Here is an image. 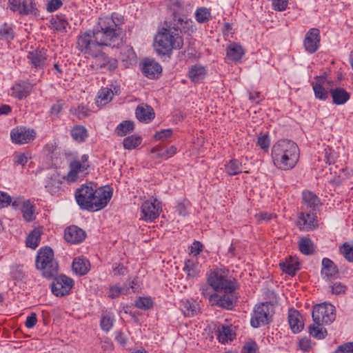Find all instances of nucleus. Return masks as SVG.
I'll list each match as a JSON object with an SVG mask.
<instances>
[{
    "instance_id": "obj_18",
    "label": "nucleus",
    "mask_w": 353,
    "mask_h": 353,
    "mask_svg": "<svg viewBox=\"0 0 353 353\" xmlns=\"http://www.w3.org/2000/svg\"><path fill=\"white\" fill-rule=\"evenodd\" d=\"M33 85L28 81L15 83L10 88V94L18 99L26 98L32 92Z\"/></svg>"
},
{
    "instance_id": "obj_40",
    "label": "nucleus",
    "mask_w": 353,
    "mask_h": 353,
    "mask_svg": "<svg viewBox=\"0 0 353 353\" xmlns=\"http://www.w3.org/2000/svg\"><path fill=\"white\" fill-rule=\"evenodd\" d=\"M22 8V15H37L38 13L34 0H23Z\"/></svg>"
},
{
    "instance_id": "obj_44",
    "label": "nucleus",
    "mask_w": 353,
    "mask_h": 353,
    "mask_svg": "<svg viewBox=\"0 0 353 353\" xmlns=\"http://www.w3.org/2000/svg\"><path fill=\"white\" fill-rule=\"evenodd\" d=\"M309 332L311 336L317 339H323L327 335V330L323 327L321 325L318 324L310 325L309 327Z\"/></svg>"
},
{
    "instance_id": "obj_33",
    "label": "nucleus",
    "mask_w": 353,
    "mask_h": 353,
    "mask_svg": "<svg viewBox=\"0 0 353 353\" xmlns=\"http://www.w3.org/2000/svg\"><path fill=\"white\" fill-rule=\"evenodd\" d=\"M70 134L72 139L78 143L84 142L88 137L87 129L81 125H74L70 130Z\"/></svg>"
},
{
    "instance_id": "obj_8",
    "label": "nucleus",
    "mask_w": 353,
    "mask_h": 353,
    "mask_svg": "<svg viewBox=\"0 0 353 353\" xmlns=\"http://www.w3.org/2000/svg\"><path fill=\"white\" fill-rule=\"evenodd\" d=\"M312 316L315 324H330L336 318L335 307L330 303L316 305L313 307Z\"/></svg>"
},
{
    "instance_id": "obj_52",
    "label": "nucleus",
    "mask_w": 353,
    "mask_h": 353,
    "mask_svg": "<svg viewBox=\"0 0 353 353\" xmlns=\"http://www.w3.org/2000/svg\"><path fill=\"white\" fill-rule=\"evenodd\" d=\"M8 8L13 12H17L22 15V1L21 0H8Z\"/></svg>"
},
{
    "instance_id": "obj_57",
    "label": "nucleus",
    "mask_w": 353,
    "mask_h": 353,
    "mask_svg": "<svg viewBox=\"0 0 353 353\" xmlns=\"http://www.w3.org/2000/svg\"><path fill=\"white\" fill-rule=\"evenodd\" d=\"M63 6L62 0H50L46 5V10L48 12H53Z\"/></svg>"
},
{
    "instance_id": "obj_16",
    "label": "nucleus",
    "mask_w": 353,
    "mask_h": 353,
    "mask_svg": "<svg viewBox=\"0 0 353 353\" xmlns=\"http://www.w3.org/2000/svg\"><path fill=\"white\" fill-rule=\"evenodd\" d=\"M320 31L317 28H310L306 33L303 46L306 52L310 54L316 52L320 46Z\"/></svg>"
},
{
    "instance_id": "obj_37",
    "label": "nucleus",
    "mask_w": 353,
    "mask_h": 353,
    "mask_svg": "<svg viewBox=\"0 0 353 353\" xmlns=\"http://www.w3.org/2000/svg\"><path fill=\"white\" fill-rule=\"evenodd\" d=\"M41 231L39 229H34L26 238V246L32 249L38 247L40 241Z\"/></svg>"
},
{
    "instance_id": "obj_59",
    "label": "nucleus",
    "mask_w": 353,
    "mask_h": 353,
    "mask_svg": "<svg viewBox=\"0 0 353 353\" xmlns=\"http://www.w3.org/2000/svg\"><path fill=\"white\" fill-rule=\"evenodd\" d=\"M112 271L114 276H124L128 273V268L121 263H114Z\"/></svg>"
},
{
    "instance_id": "obj_30",
    "label": "nucleus",
    "mask_w": 353,
    "mask_h": 353,
    "mask_svg": "<svg viewBox=\"0 0 353 353\" xmlns=\"http://www.w3.org/2000/svg\"><path fill=\"white\" fill-rule=\"evenodd\" d=\"M280 267L285 273L294 276L299 270V263L296 259L290 256L285 262L281 263Z\"/></svg>"
},
{
    "instance_id": "obj_17",
    "label": "nucleus",
    "mask_w": 353,
    "mask_h": 353,
    "mask_svg": "<svg viewBox=\"0 0 353 353\" xmlns=\"http://www.w3.org/2000/svg\"><path fill=\"white\" fill-rule=\"evenodd\" d=\"M86 237V232L76 225H70L64 231L65 240L72 244H79Z\"/></svg>"
},
{
    "instance_id": "obj_43",
    "label": "nucleus",
    "mask_w": 353,
    "mask_h": 353,
    "mask_svg": "<svg viewBox=\"0 0 353 353\" xmlns=\"http://www.w3.org/2000/svg\"><path fill=\"white\" fill-rule=\"evenodd\" d=\"M52 28L58 31H63L66 29L68 22L63 16H56L52 17L50 21Z\"/></svg>"
},
{
    "instance_id": "obj_21",
    "label": "nucleus",
    "mask_w": 353,
    "mask_h": 353,
    "mask_svg": "<svg viewBox=\"0 0 353 353\" xmlns=\"http://www.w3.org/2000/svg\"><path fill=\"white\" fill-rule=\"evenodd\" d=\"M288 322L290 327L294 333H299L303 329L304 323L303 317L296 310H289Z\"/></svg>"
},
{
    "instance_id": "obj_11",
    "label": "nucleus",
    "mask_w": 353,
    "mask_h": 353,
    "mask_svg": "<svg viewBox=\"0 0 353 353\" xmlns=\"http://www.w3.org/2000/svg\"><path fill=\"white\" fill-rule=\"evenodd\" d=\"M162 210L161 203L157 199L143 202L141 207V219L150 222L159 217Z\"/></svg>"
},
{
    "instance_id": "obj_29",
    "label": "nucleus",
    "mask_w": 353,
    "mask_h": 353,
    "mask_svg": "<svg viewBox=\"0 0 353 353\" xmlns=\"http://www.w3.org/2000/svg\"><path fill=\"white\" fill-rule=\"evenodd\" d=\"M181 310L186 317H191L196 315L199 310V305L194 301H190L188 299L181 300Z\"/></svg>"
},
{
    "instance_id": "obj_20",
    "label": "nucleus",
    "mask_w": 353,
    "mask_h": 353,
    "mask_svg": "<svg viewBox=\"0 0 353 353\" xmlns=\"http://www.w3.org/2000/svg\"><path fill=\"white\" fill-rule=\"evenodd\" d=\"M326 81V77L323 75L316 76L315 77V81L312 83L314 96L316 99L321 101H325L328 98V94L330 92L327 91L323 87V85Z\"/></svg>"
},
{
    "instance_id": "obj_1",
    "label": "nucleus",
    "mask_w": 353,
    "mask_h": 353,
    "mask_svg": "<svg viewBox=\"0 0 353 353\" xmlns=\"http://www.w3.org/2000/svg\"><path fill=\"white\" fill-rule=\"evenodd\" d=\"M179 30L187 34L195 32L194 21L179 16L175 12L172 17L164 21L162 28L155 36L154 42L157 53L170 57L173 50H179L183 46V39Z\"/></svg>"
},
{
    "instance_id": "obj_22",
    "label": "nucleus",
    "mask_w": 353,
    "mask_h": 353,
    "mask_svg": "<svg viewBox=\"0 0 353 353\" xmlns=\"http://www.w3.org/2000/svg\"><path fill=\"white\" fill-rule=\"evenodd\" d=\"M135 114L139 121L145 123H149L154 118L153 108L146 104L138 105L135 110Z\"/></svg>"
},
{
    "instance_id": "obj_36",
    "label": "nucleus",
    "mask_w": 353,
    "mask_h": 353,
    "mask_svg": "<svg viewBox=\"0 0 353 353\" xmlns=\"http://www.w3.org/2000/svg\"><path fill=\"white\" fill-rule=\"evenodd\" d=\"M225 170L229 175H236L241 172L242 163L238 159H231L225 165Z\"/></svg>"
},
{
    "instance_id": "obj_26",
    "label": "nucleus",
    "mask_w": 353,
    "mask_h": 353,
    "mask_svg": "<svg viewBox=\"0 0 353 353\" xmlns=\"http://www.w3.org/2000/svg\"><path fill=\"white\" fill-rule=\"evenodd\" d=\"M245 52L243 47L236 43H232L226 48V55L228 59L232 61H239L244 55Z\"/></svg>"
},
{
    "instance_id": "obj_9",
    "label": "nucleus",
    "mask_w": 353,
    "mask_h": 353,
    "mask_svg": "<svg viewBox=\"0 0 353 353\" xmlns=\"http://www.w3.org/2000/svg\"><path fill=\"white\" fill-rule=\"evenodd\" d=\"M96 187L92 183L83 184L75 191V199L80 208L85 210H92L91 201L94 195Z\"/></svg>"
},
{
    "instance_id": "obj_25",
    "label": "nucleus",
    "mask_w": 353,
    "mask_h": 353,
    "mask_svg": "<svg viewBox=\"0 0 353 353\" xmlns=\"http://www.w3.org/2000/svg\"><path fill=\"white\" fill-rule=\"evenodd\" d=\"M303 204L301 208L303 210H316V208L320 203L318 196L310 191H305L302 194Z\"/></svg>"
},
{
    "instance_id": "obj_6",
    "label": "nucleus",
    "mask_w": 353,
    "mask_h": 353,
    "mask_svg": "<svg viewBox=\"0 0 353 353\" xmlns=\"http://www.w3.org/2000/svg\"><path fill=\"white\" fill-rule=\"evenodd\" d=\"M35 267L45 278L51 279L57 274L59 265L54 259V252L50 247L46 246L38 250Z\"/></svg>"
},
{
    "instance_id": "obj_35",
    "label": "nucleus",
    "mask_w": 353,
    "mask_h": 353,
    "mask_svg": "<svg viewBox=\"0 0 353 353\" xmlns=\"http://www.w3.org/2000/svg\"><path fill=\"white\" fill-rule=\"evenodd\" d=\"M196 21L199 23H208L212 18L210 9L205 7L198 8L194 12Z\"/></svg>"
},
{
    "instance_id": "obj_15",
    "label": "nucleus",
    "mask_w": 353,
    "mask_h": 353,
    "mask_svg": "<svg viewBox=\"0 0 353 353\" xmlns=\"http://www.w3.org/2000/svg\"><path fill=\"white\" fill-rule=\"evenodd\" d=\"M141 65L142 73L150 79H157L162 72L161 65L153 59H143Z\"/></svg>"
},
{
    "instance_id": "obj_51",
    "label": "nucleus",
    "mask_w": 353,
    "mask_h": 353,
    "mask_svg": "<svg viewBox=\"0 0 353 353\" xmlns=\"http://www.w3.org/2000/svg\"><path fill=\"white\" fill-rule=\"evenodd\" d=\"M341 254L349 261L353 262V246L345 243L340 248Z\"/></svg>"
},
{
    "instance_id": "obj_49",
    "label": "nucleus",
    "mask_w": 353,
    "mask_h": 353,
    "mask_svg": "<svg viewBox=\"0 0 353 353\" xmlns=\"http://www.w3.org/2000/svg\"><path fill=\"white\" fill-rule=\"evenodd\" d=\"M113 94L110 88H104L99 92L98 98L100 99V103L105 105L112 100Z\"/></svg>"
},
{
    "instance_id": "obj_53",
    "label": "nucleus",
    "mask_w": 353,
    "mask_h": 353,
    "mask_svg": "<svg viewBox=\"0 0 353 353\" xmlns=\"http://www.w3.org/2000/svg\"><path fill=\"white\" fill-rule=\"evenodd\" d=\"M113 319L109 316H103L100 322L101 329L108 332L113 326Z\"/></svg>"
},
{
    "instance_id": "obj_10",
    "label": "nucleus",
    "mask_w": 353,
    "mask_h": 353,
    "mask_svg": "<svg viewBox=\"0 0 353 353\" xmlns=\"http://www.w3.org/2000/svg\"><path fill=\"white\" fill-rule=\"evenodd\" d=\"M74 285V281L65 275L56 276L51 283V291L56 296L68 294Z\"/></svg>"
},
{
    "instance_id": "obj_13",
    "label": "nucleus",
    "mask_w": 353,
    "mask_h": 353,
    "mask_svg": "<svg viewBox=\"0 0 353 353\" xmlns=\"http://www.w3.org/2000/svg\"><path fill=\"white\" fill-rule=\"evenodd\" d=\"M316 210H303L299 214L297 225L303 230H312L318 226Z\"/></svg>"
},
{
    "instance_id": "obj_55",
    "label": "nucleus",
    "mask_w": 353,
    "mask_h": 353,
    "mask_svg": "<svg viewBox=\"0 0 353 353\" xmlns=\"http://www.w3.org/2000/svg\"><path fill=\"white\" fill-rule=\"evenodd\" d=\"M89 165L88 163H81L79 161H74L70 163V168L72 169L74 172H83L88 169Z\"/></svg>"
},
{
    "instance_id": "obj_45",
    "label": "nucleus",
    "mask_w": 353,
    "mask_h": 353,
    "mask_svg": "<svg viewBox=\"0 0 353 353\" xmlns=\"http://www.w3.org/2000/svg\"><path fill=\"white\" fill-rule=\"evenodd\" d=\"M129 294V288L124 284L123 287H120L117 285H112L110 287L108 291V296L110 299H116L121 294Z\"/></svg>"
},
{
    "instance_id": "obj_19",
    "label": "nucleus",
    "mask_w": 353,
    "mask_h": 353,
    "mask_svg": "<svg viewBox=\"0 0 353 353\" xmlns=\"http://www.w3.org/2000/svg\"><path fill=\"white\" fill-rule=\"evenodd\" d=\"M28 59L37 69H42L47 61L46 52L43 49H36L28 52Z\"/></svg>"
},
{
    "instance_id": "obj_60",
    "label": "nucleus",
    "mask_w": 353,
    "mask_h": 353,
    "mask_svg": "<svg viewBox=\"0 0 353 353\" xmlns=\"http://www.w3.org/2000/svg\"><path fill=\"white\" fill-rule=\"evenodd\" d=\"M335 353H353V342L339 345L335 350Z\"/></svg>"
},
{
    "instance_id": "obj_61",
    "label": "nucleus",
    "mask_w": 353,
    "mask_h": 353,
    "mask_svg": "<svg viewBox=\"0 0 353 353\" xmlns=\"http://www.w3.org/2000/svg\"><path fill=\"white\" fill-rule=\"evenodd\" d=\"M288 0H273L272 6L275 10L283 11L286 9Z\"/></svg>"
},
{
    "instance_id": "obj_50",
    "label": "nucleus",
    "mask_w": 353,
    "mask_h": 353,
    "mask_svg": "<svg viewBox=\"0 0 353 353\" xmlns=\"http://www.w3.org/2000/svg\"><path fill=\"white\" fill-rule=\"evenodd\" d=\"M135 306L141 310H148L153 305V302L150 297H139L134 303Z\"/></svg>"
},
{
    "instance_id": "obj_32",
    "label": "nucleus",
    "mask_w": 353,
    "mask_h": 353,
    "mask_svg": "<svg viewBox=\"0 0 353 353\" xmlns=\"http://www.w3.org/2000/svg\"><path fill=\"white\" fill-rule=\"evenodd\" d=\"M219 334L217 339L223 344L232 341L235 337V333L230 326L221 325L218 328Z\"/></svg>"
},
{
    "instance_id": "obj_12",
    "label": "nucleus",
    "mask_w": 353,
    "mask_h": 353,
    "mask_svg": "<svg viewBox=\"0 0 353 353\" xmlns=\"http://www.w3.org/2000/svg\"><path fill=\"white\" fill-rule=\"evenodd\" d=\"M112 196V191L108 187L96 188L94 195L92 196L91 211H97L103 209L110 202Z\"/></svg>"
},
{
    "instance_id": "obj_46",
    "label": "nucleus",
    "mask_w": 353,
    "mask_h": 353,
    "mask_svg": "<svg viewBox=\"0 0 353 353\" xmlns=\"http://www.w3.org/2000/svg\"><path fill=\"white\" fill-rule=\"evenodd\" d=\"M176 148L174 145H171L168 148L157 149L153 148L152 152H157V157L168 159L174 156L176 153Z\"/></svg>"
},
{
    "instance_id": "obj_39",
    "label": "nucleus",
    "mask_w": 353,
    "mask_h": 353,
    "mask_svg": "<svg viewBox=\"0 0 353 353\" xmlns=\"http://www.w3.org/2000/svg\"><path fill=\"white\" fill-rule=\"evenodd\" d=\"M0 37L6 41H11L14 37V31L13 26L8 23H4L0 26Z\"/></svg>"
},
{
    "instance_id": "obj_7",
    "label": "nucleus",
    "mask_w": 353,
    "mask_h": 353,
    "mask_svg": "<svg viewBox=\"0 0 353 353\" xmlns=\"http://www.w3.org/2000/svg\"><path fill=\"white\" fill-rule=\"evenodd\" d=\"M274 314L273 304L270 302L261 303L254 308L250 324L254 328L268 325L272 321Z\"/></svg>"
},
{
    "instance_id": "obj_47",
    "label": "nucleus",
    "mask_w": 353,
    "mask_h": 353,
    "mask_svg": "<svg viewBox=\"0 0 353 353\" xmlns=\"http://www.w3.org/2000/svg\"><path fill=\"white\" fill-rule=\"evenodd\" d=\"M21 213L26 221H30L33 219L34 206L29 201L23 202L21 207Z\"/></svg>"
},
{
    "instance_id": "obj_38",
    "label": "nucleus",
    "mask_w": 353,
    "mask_h": 353,
    "mask_svg": "<svg viewBox=\"0 0 353 353\" xmlns=\"http://www.w3.org/2000/svg\"><path fill=\"white\" fill-rule=\"evenodd\" d=\"M134 128V124L133 121H124L117 126L115 132L118 136L123 137L130 133L133 131Z\"/></svg>"
},
{
    "instance_id": "obj_54",
    "label": "nucleus",
    "mask_w": 353,
    "mask_h": 353,
    "mask_svg": "<svg viewBox=\"0 0 353 353\" xmlns=\"http://www.w3.org/2000/svg\"><path fill=\"white\" fill-rule=\"evenodd\" d=\"M242 353H259L258 345L255 341L247 342L242 347Z\"/></svg>"
},
{
    "instance_id": "obj_4",
    "label": "nucleus",
    "mask_w": 353,
    "mask_h": 353,
    "mask_svg": "<svg viewBox=\"0 0 353 353\" xmlns=\"http://www.w3.org/2000/svg\"><path fill=\"white\" fill-rule=\"evenodd\" d=\"M77 49L86 57L95 59V63L100 68L112 71L117 67V61L109 58L102 51L103 47L99 42L94 38V33L84 32L77 37Z\"/></svg>"
},
{
    "instance_id": "obj_41",
    "label": "nucleus",
    "mask_w": 353,
    "mask_h": 353,
    "mask_svg": "<svg viewBox=\"0 0 353 353\" xmlns=\"http://www.w3.org/2000/svg\"><path fill=\"white\" fill-rule=\"evenodd\" d=\"M70 112L75 115L79 119H83L90 116L91 110L86 106L79 105L77 107H72Z\"/></svg>"
},
{
    "instance_id": "obj_63",
    "label": "nucleus",
    "mask_w": 353,
    "mask_h": 353,
    "mask_svg": "<svg viewBox=\"0 0 353 353\" xmlns=\"http://www.w3.org/2000/svg\"><path fill=\"white\" fill-rule=\"evenodd\" d=\"M330 288L332 289V292L336 294L344 293L346 290L345 285H343L340 282H336L332 283V285H330Z\"/></svg>"
},
{
    "instance_id": "obj_56",
    "label": "nucleus",
    "mask_w": 353,
    "mask_h": 353,
    "mask_svg": "<svg viewBox=\"0 0 353 353\" xmlns=\"http://www.w3.org/2000/svg\"><path fill=\"white\" fill-rule=\"evenodd\" d=\"M257 145L263 150H268L270 145V139L268 134H263L258 138Z\"/></svg>"
},
{
    "instance_id": "obj_31",
    "label": "nucleus",
    "mask_w": 353,
    "mask_h": 353,
    "mask_svg": "<svg viewBox=\"0 0 353 353\" xmlns=\"http://www.w3.org/2000/svg\"><path fill=\"white\" fill-rule=\"evenodd\" d=\"M62 183L58 175L53 174L48 179L45 187L51 194H57L62 190Z\"/></svg>"
},
{
    "instance_id": "obj_14",
    "label": "nucleus",
    "mask_w": 353,
    "mask_h": 353,
    "mask_svg": "<svg viewBox=\"0 0 353 353\" xmlns=\"http://www.w3.org/2000/svg\"><path fill=\"white\" fill-rule=\"evenodd\" d=\"M36 136L34 130L25 127H17L10 132V138L13 143L17 144H25L32 141Z\"/></svg>"
},
{
    "instance_id": "obj_42",
    "label": "nucleus",
    "mask_w": 353,
    "mask_h": 353,
    "mask_svg": "<svg viewBox=\"0 0 353 353\" xmlns=\"http://www.w3.org/2000/svg\"><path fill=\"white\" fill-rule=\"evenodd\" d=\"M142 139L139 136L131 135L123 139V144L125 149L132 150L141 143Z\"/></svg>"
},
{
    "instance_id": "obj_27",
    "label": "nucleus",
    "mask_w": 353,
    "mask_h": 353,
    "mask_svg": "<svg viewBox=\"0 0 353 353\" xmlns=\"http://www.w3.org/2000/svg\"><path fill=\"white\" fill-rule=\"evenodd\" d=\"M183 270L186 273L187 278H194L200 272V266L196 259H186Z\"/></svg>"
},
{
    "instance_id": "obj_3",
    "label": "nucleus",
    "mask_w": 353,
    "mask_h": 353,
    "mask_svg": "<svg viewBox=\"0 0 353 353\" xmlns=\"http://www.w3.org/2000/svg\"><path fill=\"white\" fill-rule=\"evenodd\" d=\"M124 23L123 16L114 12L111 16L100 17L97 26L92 30L94 38L102 47L111 46L114 48L120 43L121 26Z\"/></svg>"
},
{
    "instance_id": "obj_28",
    "label": "nucleus",
    "mask_w": 353,
    "mask_h": 353,
    "mask_svg": "<svg viewBox=\"0 0 353 353\" xmlns=\"http://www.w3.org/2000/svg\"><path fill=\"white\" fill-rule=\"evenodd\" d=\"M338 273V269L334 262L328 258L322 260L321 275L323 278L330 279Z\"/></svg>"
},
{
    "instance_id": "obj_62",
    "label": "nucleus",
    "mask_w": 353,
    "mask_h": 353,
    "mask_svg": "<svg viewBox=\"0 0 353 353\" xmlns=\"http://www.w3.org/2000/svg\"><path fill=\"white\" fill-rule=\"evenodd\" d=\"M172 134L171 129H165L155 133L154 137L156 140H161L169 138Z\"/></svg>"
},
{
    "instance_id": "obj_24",
    "label": "nucleus",
    "mask_w": 353,
    "mask_h": 353,
    "mask_svg": "<svg viewBox=\"0 0 353 353\" xmlns=\"http://www.w3.org/2000/svg\"><path fill=\"white\" fill-rule=\"evenodd\" d=\"M334 104L341 105L345 104L350 99V94L343 88H335L330 90Z\"/></svg>"
},
{
    "instance_id": "obj_2",
    "label": "nucleus",
    "mask_w": 353,
    "mask_h": 353,
    "mask_svg": "<svg viewBox=\"0 0 353 353\" xmlns=\"http://www.w3.org/2000/svg\"><path fill=\"white\" fill-rule=\"evenodd\" d=\"M208 283L216 292L210 296V305L227 310L232 309L235 303L233 294L236 290L235 283L227 279L221 270L212 272L208 278Z\"/></svg>"
},
{
    "instance_id": "obj_48",
    "label": "nucleus",
    "mask_w": 353,
    "mask_h": 353,
    "mask_svg": "<svg viewBox=\"0 0 353 353\" xmlns=\"http://www.w3.org/2000/svg\"><path fill=\"white\" fill-rule=\"evenodd\" d=\"M299 250L305 255H310L313 252L312 242L310 239L303 238L299 242Z\"/></svg>"
},
{
    "instance_id": "obj_23",
    "label": "nucleus",
    "mask_w": 353,
    "mask_h": 353,
    "mask_svg": "<svg viewBox=\"0 0 353 353\" xmlns=\"http://www.w3.org/2000/svg\"><path fill=\"white\" fill-rule=\"evenodd\" d=\"M206 74V67L200 64L192 65L188 72L189 79L194 83L202 81L205 78Z\"/></svg>"
},
{
    "instance_id": "obj_34",
    "label": "nucleus",
    "mask_w": 353,
    "mask_h": 353,
    "mask_svg": "<svg viewBox=\"0 0 353 353\" xmlns=\"http://www.w3.org/2000/svg\"><path fill=\"white\" fill-rule=\"evenodd\" d=\"M73 271L79 275H85L90 270V263L88 260L76 258L72 263Z\"/></svg>"
},
{
    "instance_id": "obj_64",
    "label": "nucleus",
    "mask_w": 353,
    "mask_h": 353,
    "mask_svg": "<svg viewBox=\"0 0 353 353\" xmlns=\"http://www.w3.org/2000/svg\"><path fill=\"white\" fill-rule=\"evenodd\" d=\"M11 197L7 193L0 192V208L7 207L11 203Z\"/></svg>"
},
{
    "instance_id": "obj_5",
    "label": "nucleus",
    "mask_w": 353,
    "mask_h": 353,
    "mask_svg": "<svg viewBox=\"0 0 353 353\" xmlns=\"http://www.w3.org/2000/svg\"><path fill=\"white\" fill-rule=\"evenodd\" d=\"M300 152L298 145L290 139L277 141L272 146L271 157L274 165L279 170L293 169L299 160Z\"/></svg>"
},
{
    "instance_id": "obj_58",
    "label": "nucleus",
    "mask_w": 353,
    "mask_h": 353,
    "mask_svg": "<svg viewBox=\"0 0 353 353\" xmlns=\"http://www.w3.org/2000/svg\"><path fill=\"white\" fill-rule=\"evenodd\" d=\"M30 159V157H28L25 153H19L17 154L14 158V165H20L24 166Z\"/></svg>"
}]
</instances>
